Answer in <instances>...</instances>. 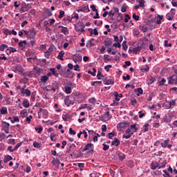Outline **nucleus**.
Segmentation results:
<instances>
[{
  "instance_id": "21",
  "label": "nucleus",
  "mask_w": 177,
  "mask_h": 177,
  "mask_svg": "<svg viewBox=\"0 0 177 177\" xmlns=\"http://www.w3.org/2000/svg\"><path fill=\"white\" fill-rule=\"evenodd\" d=\"M129 129H130V131H131V132H133V133L134 132H138V127H136V124H131Z\"/></svg>"
},
{
  "instance_id": "49",
  "label": "nucleus",
  "mask_w": 177,
  "mask_h": 177,
  "mask_svg": "<svg viewBox=\"0 0 177 177\" xmlns=\"http://www.w3.org/2000/svg\"><path fill=\"white\" fill-rule=\"evenodd\" d=\"M6 48H8V45H6V44H1L0 46V50L1 52H3V50H5V49H6Z\"/></svg>"
},
{
  "instance_id": "58",
  "label": "nucleus",
  "mask_w": 177,
  "mask_h": 177,
  "mask_svg": "<svg viewBox=\"0 0 177 177\" xmlns=\"http://www.w3.org/2000/svg\"><path fill=\"white\" fill-rule=\"evenodd\" d=\"M130 19H131V17L129 16V15L127 14L125 15L124 22L128 23V21H129Z\"/></svg>"
},
{
  "instance_id": "11",
  "label": "nucleus",
  "mask_w": 177,
  "mask_h": 177,
  "mask_svg": "<svg viewBox=\"0 0 177 177\" xmlns=\"http://www.w3.org/2000/svg\"><path fill=\"white\" fill-rule=\"evenodd\" d=\"M73 60L75 63H78V62H82V56H81V55H73Z\"/></svg>"
},
{
  "instance_id": "7",
  "label": "nucleus",
  "mask_w": 177,
  "mask_h": 177,
  "mask_svg": "<svg viewBox=\"0 0 177 177\" xmlns=\"http://www.w3.org/2000/svg\"><path fill=\"white\" fill-rule=\"evenodd\" d=\"M58 28H62L61 29V32L64 34V35H68V28L67 27L59 26Z\"/></svg>"
},
{
  "instance_id": "6",
  "label": "nucleus",
  "mask_w": 177,
  "mask_h": 177,
  "mask_svg": "<svg viewBox=\"0 0 177 177\" xmlns=\"http://www.w3.org/2000/svg\"><path fill=\"white\" fill-rule=\"evenodd\" d=\"M167 81H168V84L169 85H172V84H175L176 85V75H173V76H170L167 78Z\"/></svg>"
},
{
  "instance_id": "40",
  "label": "nucleus",
  "mask_w": 177,
  "mask_h": 177,
  "mask_svg": "<svg viewBox=\"0 0 177 177\" xmlns=\"http://www.w3.org/2000/svg\"><path fill=\"white\" fill-rule=\"evenodd\" d=\"M71 19H75V20H78L80 19V16L78 15V13L74 12L71 15Z\"/></svg>"
},
{
  "instance_id": "56",
  "label": "nucleus",
  "mask_w": 177,
  "mask_h": 177,
  "mask_svg": "<svg viewBox=\"0 0 177 177\" xmlns=\"http://www.w3.org/2000/svg\"><path fill=\"white\" fill-rule=\"evenodd\" d=\"M113 46H114L115 48H121V42H116V43H114L113 44Z\"/></svg>"
},
{
  "instance_id": "15",
  "label": "nucleus",
  "mask_w": 177,
  "mask_h": 177,
  "mask_svg": "<svg viewBox=\"0 0 177 177\" xmlns=\"http://www.w3.org/2000/svg\"><path fill=\"white\" fill-rule=\"evenodd\" d=\"M48 77L46 75L41 76L39 82H41V84H46L48 81Z\"/></svg>"
},
{
  "instance_id": "55",
  "label": "nucleus",
  "mask_w": 177,
  "mask_h": 177,
  "mask_svg": "<svg viewBox=\"0 0 177 177\" xmlns=\"http://www.w3.org/2000/svg\"><path fill=\"white\" fill-rule=\"evenodd\" d=\"M91 177H99V173L96 172V171H93V173H91L90 174Z\"/></svg>"
},
{
  "instance_id": "14",
  "label": "nucleus",
  "mask_w": 177,
  "mask_h": 177,
  "mask_svg": "<svg viewBox=\"0 0 177 177\" xmlns=\"http://www.w3.org/2000/svg\"><path fill=\"white\" fill-rule=\"evenodd\" d=\"M156 81V77H150L147 79V85H151Z\"/></svg>"
},
{
  "instance_id": "57",
  "label": "nucleus",
  "mask_w": 177,
  "mask_h": 177,
  "mask_svg": "<svg viewBox=\"0 0 177 177\" xmlns=\"http://www.w3.org/2000/svg\"><path fill=\"white\" fill-rule=\"evenodd\" d=\"M64 14H65L64 11L61 10L58 16L59 19H63V17H64Z\"/></svg>"
},
{
  "instance_id": "53",
  "label": "nucleus",
  "mask_w": 177,
  "mask_h": 177,
  "mask_svg": "<svg viewBox=\"0 0 177 177\" xmlns=\"http://www.w3.org/2000/svg\"><path fill=\"white\" fill-rule=\"evenodd\" d=\"M164 42H165V46L166 48H171V46H172V44L171 43L168 44V40H165Z\"/></svg>"
},
{
  "instance_id": "59",
  "label": "nucleus",
  "mask_w": 177,
  "mask_h": 177,
  "mask_svg": "<svg viewBox=\"0 0 177 177\" xmlns=\"http://www.w3.org/2000/svg\"><path fill=\"white\" fill-rule=\"evenodd\" d=\"M108 14H109V16H111L112 20H114V15H115V13L113 12V10H111L109 12H108Z\"/></svg>"
},
{
  "instance_id": "44",
  "label": "nucleus",
  "mask_w": 177,
  "mask_h": 177,
  "mask_svg": "<svg viewBox=\"0 0 177 177\" xmlns=\"http://www.w3.org/2000/svg\"><path fill=\"white\" fill-rule=\"evenodd\" d=\"M103 75L102 74V72L100 71H97V80H102V78H103Z\"/></svg>"
},
{
  "instance_id": "26",
  "label": "nucleus",
  "mask_w": 177,
  "mask_h": 177,
  "mask_svg": "<svg viewBox=\"0 0 177 177\" xmlns=\"http://www.w3.org/2000/svg\"><path fill=\"white\" fill-rule=\"evenodd\" d=\"M11 160H13V158H12V156L9 155H6L4 157L3 162H5V164H6V162H8V161H11Z\"/></svg>"
},
{
  "instance_id": "52",
  "label": "nucleus",
  "mask_w": 177,
  "mask_h": 177,
  "mask_svg": "<svg viewBox=\"0 0 177 177\" xmlns=\"http://www.w3.org/2000/svg\"><path fill=\"white\" fill-rule=\"evenodd\" d=\"M102 146H103L102 150H104V151H107V150H109V149H110V146H109L104 143L102 145Z\"/></svg>"
},
{
  "instance_id": "29",
  "label": "nucleus",
  "mask_w": 177,
  "mask_h": 177,
  "mask_svg": "<svg viewBox=\"0 0 177 177\" xmlns=\"http://www.w3.org/2000/svg\"><path fill=\"white\" fill-rule=\"evenodd\" d=\"M12 124H15V122H19L20 120L19 119V116H14L10 118Z\"/></svg>"
},
{
  "instance_id": "1",
  "label": "nucleus",
  "mask_w": 177,
  "mask_h": 177,
  "mask_svg": "<svg viewBox=\"0 0 177 177\" xmlns=\"http://www.w3.org/2000/svg\"><path fill=\"white\" fill-rule=\"evenodd\" d=\"M26 88L27 86L24 85L22 88H21V95H22V96L24 97H30L32 93L31 92V90Z\"/></svg>"
},
{
  "instance_id": "25",
  "label": "nucleus",
  "mask_w": 177,
  "mask_h": 177,
  "mask_svg": "<svg viewBox=\"0 0 177 177\" xmlns=\"http://www.w3.org/2000/svg\"><path fill=\"white\" fill-rule=\"evenodd\" d=\"M15 73H19L20 74H23V73L24 72V69H23V68L20 66H17L15 68Z\"/></svg>"
},
{
  "instance_id": "3",
  "label": "nucleus",
  "mask_w": 177,
  "mask_h": 177,
  "mask_svg": "<svg viewBox=\"0 0 177 177\" xmlns=\"http://www.w3.org/2000/svg\"><path fill=\"white\" fill-rule=\"evenodd\" d=\"M75 30L77 32H84L85 25H84V24H77V25H75Z\"/></svg>"
},
{
  "instance_id": "45",
  "label": "nucleus",
  "mask_w": 177,
  "mask_h": 177,
  "mask_svg": "<svg viewBox=\"0 0 177 177\" xmlns=\"http://www.w3.org/2000/svg\"><path fill=\"white\" fill-rule=\"evenodd\" d=\"M122 46L124 50H127V49H128V45L127 44V41H123Z\"/></svg>"
},
{
  "instance_id": "47",
  "label": "nucleus",
  "mask_w": 177,
  "mask_h": 177,
  "mask_svg": "<svg viewBox=\"0 0 177 177\" xmlns=\"http://www.w3.org/2000/svg\"><path fill=\"white\" fill-rule=\"evenodd\" d=\"M5 139H6V135H5L3 133H0V142L5 140Z\"/></svg>"
},
{
  "instance_id": "42",
  "label": "nucleus",
  "mask_w": 177,
  "mask_h": 177,
  "mask_svg": "<svg viewBox=\"0 0 177 177\" xmlns=\"http://www.w3.org/2000/svg\"><path fill=\"white\" fill-rule=\"evenodd\" d=\"M27 45V41L26 40L21 41L19 43V46L20 48H23V46H26Z\"/></svg>"
},
{
  "instance_id": "34",
  "label": "nucleus",
  "mask_w": 177,
  "mask_h": 177,
  "mask_svg": "<svg viewBox=\"0 0 177 177\" xmlns=\"http://www.w3.org/2000/svg\"><path fill=\"white\" fill-rule=\"evenodd\" d=\"M6 32H8L10 35L12 34V35H17V32L15 30V29H12V30H6Z\"/></svg>"
},
{
  "instance_id": "30",
  "label": "nucleus",
  "mask_w": 177,
  "mask_h": 177,
  "mask_svg": "<svg viewBox=\"0 0 177 177\" xmlns=\"http://www.w3.org/2000/svg\"><path fill=\"white\" fill-rule=\"evenodd\" d=\"M0 113L2 115L8 114V109L6 106H3L1 109H0Z\"/></svg>"
},
{
  "instance_id": "4",
  "label": "nucleus",
  "mask_w": 177,
  "mask_h": 177,
  "mask_svg": "<svg viewBox=\"0 0 177 177\" xmlns=\"http://www.w3.org/2000/svg\"><path fill=\"white\" fill-rule=\"evenodd\" d=\"M132 135H133V133L131 129L129 128L126 130L124 134L122 136L123 139H131L132 137Z\"/></svg>"
},
{
  "instance_id": "38",
  "label": "nucleus",
  "mask_w": 177,
  "mask_h": 177,
  "mask_svg": "<svg viewBox=\"0 0 177 177\" xmlns=\"http://www.w3.org/2000/svg\"><path fill=\"white\" fill-rule=\"evenodd\" d=\"M138 3L140 5V8H145L146 1L145 0H138Z\"/></svg>"
},
{
  "instance_id": "20",
  "label": "nucleus",
  "mask_w": 177,
  "mask_h": 177,
  "mask_svg": "<svg viewBox=\"0 0 177 177\" xmlns=\"http://www.w3.org/2000/svg\"><path fill=\"white\" fill-rule=\"evenodd\" d=\"M150 167H151V169L154 170V169L158 168V167H160V165H158V162H152L151 163Z\"/></svg>"
},
{
  "instance_id": "24",
  "label": "nucleus",
  "mask_w": 177,
  "mask_h": 177,
  "mask_svg": "<svg viewBox=\"0 0 177 177\" xmlns=\"http://www.w3.org/2000/svg\"><path fill=\"white\" fill-rule=\"evenodd\" d=\"M171 121H172V116L171 115H168V116H165L164 118V122H166V124H168L169 122H171Z\"/></svg>"
},
{
  "instance_id": "9",
  "label": "nucleus",
  "mask_w": 177,
  "mask_h": 177,
  "mask_svg": "<svg viewBox=\"0 0 177 177\" xmlns=\"http://www.w3.org/2000/svg\"><path fill=\"white\" fill-rule=\"evenodd\" d=\"M166 103L169 104V109H174L176 106V100H175L166 101Z\"/></svg>"
},
{
  "instance_id": "62",
  "label": "nucleus",
  "mask_w": 177,
  "mask_h": 177,
  "mask_svg": "<svg viewBox=\"0 0 177 177\" xmlns=\"http://www.w3.org/2000/svg\"><path fill=\"white\" fill-rule=\"evenodd\" d=\"M171 128H177V120H175L172 124H169ZM173 125V127H172Z\"/></svg>"
},
{
  "instance_id": "10",
  "label": "nucleus",
  "mask_w": 177,
  "mask_h": 177,
  "mask_svg": "<svg viewBox=\"0 0 177 177\" xmlns=\"http://www.w3.org/2000/svg\"><path fill=\"white\" fill-rule=\"evenodd\" d=\"M78 13H80V12H89V7L88 6H83V7H80L78 10H77Z\"/></svg>"
},
{
  "instance_id": "16",
  "label": "nucleus",
  "mask_w": 177,
  "mask_h": 177,
  "mask_svg": "<svg viewBox=\"0 0 177 177\" xmlns=\"http://www.w3.org/2000/svg\"><path fill=\"white\" fill-rule=\"evenodd\" d=\"M121 142H120V140H118V138H115L114 140L111 142V145L112 146H120Z\"/></svg>"
},
{
  "instance_id": "51",
  "label": "nucleus",
  "mask_w": 177,
  "mask_h": 177,
  "mask_svg": "<svg viewBox=\"0 0 177 177\" xmlns=\"http://www.w3.org/2000/svg\"><path fill=\"white\" fill-rule=\"evenodd\" d=\"M7 50H9L10 53H15V52H17V50L13 47H10Z\"/></svg>"
},
{
  "instance_id": "32",
  "label": "nucleus",
  "mask_w": 177,
  "mask_h": 177,
  "mask_svg": "<svg viewBox=\"0 0 177 177\" xmlns=\"http://www.w3.org/2000/svg\"><path fill=\"white\" fill-rule=\"evenodd\" d=\"M142 49V47L140 46H137L135 48H133L131 50V52H134L135 53H138V52H140V50Z\"/></svg>"
},
{
  "instance_id": "54",
  "label": "nucleus",
  "mask_w": 177,
  "mask_h": 177,
  "mask_svg": "<svg viewBox=\"0 0 177 177\" xmlns=\"http://www.w3.org/2000/svg\"><path fill=\"white\" fill-rule=\"evenodd\" d=\"M31 120H32V115H29L26 118V121L28 124H30L31 122Z\"/></svg>"
},
{
  "instance_id": "61",
  "label": "nucleus",
  "mask_w": 177,
  "mask_h": 177,
  "mask_svg": "<svg viewBox=\"0 0 177 177\" xmlns=\"http://www.w3.org/2000/svg\"><path fill=\"white\" fill-rule=\"evenodd\" d=\"M65 21H68V23H71L73 18L71 17H66L64 18Z\"/></svg>"
},
{
  "instance_id": "39",
  "label": "nucleus",
  "mask_w": 177,
  "mask_h": 177,
  "mask_svg": "<svg viewBox=\"0 0 177 177\" xmlns=\"http://www.w3.org/2000/svg\"><path fill=\"white\" fill-rule=\"evenodd\" d=\"M110 55H104V62L105 63H109V62H110Z\"/></svg>"
},
{
  "instance_id": "12",
  "label": "nucleus",
  "mask_w": 177,
  "mask_h": 177,
  "mask_svg": "<svg viewBox=\"0 0 177 177\" xmlns=\"http://www.w3.org/2000/svg\"><path fill=\"white\" fill-rule=\"evenodd\" d=\"M64 103H65L66 106H67L68 107L69 106L74 104V103H73V102L71 100H70V97H66L64 99Z\"/></svg>"
},
{
  "instance_id": "23",
  "label": "nucleus",
  "mask_w": 177,
  "mask_h": 177,
  "mask_svg": "<svg viewBox=\"0 0 177 177\" xmlns=\"http://www.w3.org/2000/svg\"><path fill=\"white\" fill-rule=\"evenodd\" d=\"M88 31L91 32V35H92V34L94 35H99V32H97V28H94L93 30L92 28H88Z\"/></svg>"
},
{
  "instance_id": "50",
  "label": "nucleus",
  "mask_w": 177,
  "mask_h": 177,
  "mask_svg": "<svg viewBox=\"0 0 177 177\" xmlns=\"http://www.w3.org/2000/svg\"><path fill=\"white\" fill-rule=\"evenodd\" d=\"M115 135V131H112L111 133H109V134H108L109 139H113V138H114Z\"/></svg>"
},
{
  "instance_id": "5",
  "label": "nucleus",
  "mask_w": 177,
  "mask_h": 177,
  "mask_svg": "<svg viewBox=\"0 0 177 177\" xmlns=\"http://www.w3.org/2000/svg\"><path fill=\"white\" fill-rule=\"evenodd\" d=\"M2 129L6 132V133H9V127H10V124L6 122H2Z\"/></svg>"
},
{
  "instance_id": "46",
  "label": "nucleus",
  "mask_w": 177,
  "mask_h": 177,
  "mask_svg": "<svg viewBox=\"0 0 177 177\" xmlns=\"http://www.w3.org/2000/svg\"><path fill=\"white\" fill-rule=\"evenodd\" d=\"M88 102L91 103V104H95L96 103V98L95 97H91L88 99Z\"/></svg>"
},
{
  "instance_id": "28",
  "label": "nucleus",
  "mask_w": 177,
  "mask_h": 177,
  "mask_svg": "<svg viewBox=\"0 0 177 177\" xmlns=\"http://www.w3.org/2000/svg\"><path fill=\"white\" fill-rule=\"evenodd\" d=\"M169 143V139H167L160 145H161V147H163V149H165L166 147H167Z\"/></svg>"
},
{
  "instance_id": "27",
  "label": "nucleus",
  "mask_w": 177,
  "mask_h": 177,
  "mask_svg": "<svg viewBox=\"0 0 177 177\" xmlns=\"http://www.w3.org/2000/svg\"><path fill=\"white\" fill-rule=\"evenodd\" d=\"M162 19H164L163 15H158L157 18H156V24H161V20H162Z\"/></svg>"
},
{
  "instance_id": "64",
  "label": "nucleus",
  "mask_w": 177,
  "mask_h": 177,
  "mask_svg": "<svg viewBox=\"0 0 177 177\" xmlns=\"http://www.w3.org/2000/svg\"><path fill=\"white\" fill-rule=\"evenodd\" d=\"M144 132H147L149 131V124H146L143 126Z\"/></svg>"
},
{
  "instance_id": "31",
  "label": "nucleus",
  "mask_w": 177,
  "mask_h": 177,
  "mask_svg": "<svg viewBox=\"0 0 177 177\" xmlns=\"http://www.w3.org/2000/svg\"><path fill=\"white\" fill-rule=\"evenodd\" d=\"M118 157L120 161H124V160H125V154L122 153H118Z\"/></svg>"
},
{
  "instance_id": "35",
  "label": "nucleus",
  "mask_w": 177,
  "mask_h": 177,
  "mask_svg": "<svg viewBox=\"0 0 177 177\" xmlns=\"http://www.w3.org/2000/svg\"><path fill=\"white\" fill-rule=\"evenodd\" d=\"M104 117L106 120H111V115L109 111L106 112Z\"/></svg>"
},
{
  "instance_id": "2",
  "label": "nucleus",
  "mask_w": 177,
  "mask_h": 177,
  "mask_svg": "<svg viewBox=\"0 0 177 177\" xmlns=\"http://www.w3.org/2000/svg\"><path fill=\"white\" fill-rule=\"evenodd\" d=\"M23 31L25 35H26V37L29 39H34L35 38V35H37V32L32 29Z\"/></svg>"
},
{
  "instance_id": "22",
  "label": "nucleus",
  "mask_w": 177,
  "mask_h": 177,
  "mask_svg": "<svg viewBox=\"0 0 177 177\" xmlns=\"http://www.w3.org/2000/svg\"><path fill=\"white\" fill-rule=\"evenodd\" d=\"M133 37H137L138 38L139 35H140V31H139V29L134 28L133 30Z\"/></svg>"
},
{
  "instance_id": "13",
  "label": "nucleus",
  "mask_w": 177,
  "mask_h": 177,
  "mask_svg": "<svg viewBox=\"0 0 177 177\" xmlns=\"http://www.w3.org/2000/svg\"><path fill=\"white\" fill-rule=\"evenodd\" d=\"M104 85H113L114 84V82L112 80L107 79V77H106L104 80Z\"/></svg>"
},
{
  "instance_id": "63",
  "label": "nucleus",
  "mask_w": 177,
  "mask_h": 177,
  "mask_svg": "<svg viewBox=\"0 0 177 177\" xmlns=\"http://www.w3.org/2000/svg\"><path fill=\"white\" fill-rule=\"evenodd\" d=\"M113 66L111 65H107L104 66V70L109 73L110 71V68H111Z\"/></svg>"
},
{
  "instance_id": "36",
  "label": "nucleus",
  "mask_w": 177,
  "mask_h": 177,
  "mask_svg": "<svg viewBox=\"0 0 177 177\" xmlns=\"http://www.w3.org/2000/svg\"><path fill=\"white\" fill-rule=\"evenodd\" d=\"M166 82L167 80H165V78L162 79L160 81H158L159 86H162L163 85H165Z\"/></svg>"
},
{
  "instance_id": "60",
  "label": "nucleus",
  "mask_w": 177,
  "mask_h": 177,
  "mask_svg": "<svg viewBox=\"0 0 177 177\" xmlns=\"http://www.w3.org/2000/svg\"><path fill=\"white\" fill-rule=\"evenodd\" d=\"M131 66V61H126L125 64L123 65L124 68H127V67Z\"/></svg>"
},
{
  "instance_id": "37",
  "label": "nucleus",
  "mask_w": 177,
  "mask_h": 177,
  "mask_svg": "<svg viewBox=\"0 0 177 177\" xmlns=\"http://www.w3.org/2000/svg\"><path fill=\"white\" fill-rule=\"evenodd\" d=\"M65 93H67V95H70L71 93V87L68 86H65Z\"/></svg>"
},
{
  "instance_id": "17",
  "label": "nucleus",
  "mask_w": 177,
  "mask_h": 177,
  "mask_svg": "<svg viewBox=\"0 0 177 177\" xmlns=\"http://www.w3.org/2000/svg\"><path fill=\"white\" fill-rule=\"evenodd\" d=\"M135 93L136 96H140V95H143V89L142 88H138L135 89Z\"/></svg>"
},
{
  "instance_id": "43",
  "label": "nucleus",
  "mask_w": 177,
  "mask_h": 177,
  "mask_svg": "<svg viewBox=\"0 0 177 177\" xmlns=\"http://www.w3.org/2000/svg\"><path fill=\"white\" fill-rule=\"evenodd\" d=\"M33 147H35L36 149H41V144L37 142H34Z\"/></svg>"
},
{
  "instance_id": "19",
  "label": "nucleus",
  "mask_w": 177,
  "mask_h": 177,
  "mask_svg": "<svg viewBox=\"0 0 177 177\" xmlns=\"http://www.w3.org/2000/svg\"><path fill=\"white\" fill-rule=\"evenodd\" d=\"M22 105L25 109H28V107H30V102H28V100L24 99L23 100Z\"/></svg>"
},
{
  "instance_id": "8",
  "label": "nucleus",
  "mask_w": 177,
  "mask_h": 177,
  "mask_svg": "<svg viewBox=\"0 0 177 177\" xmlns=\"http://www.w3.org/2000/svg\"><path fill=\"white\" fill-rule=\"evenodd\" d=\"M84 109H87L88 111H91V110H92V106H89L88 104H85L84 105H81L78 108V110H84Z\"/></svg>"
},
{
  "instance_id": "41",
  "label": "nucleus",
  "mask_w": 177,
  "mask_h": 177,
  "mask_svg": "<svg viewBox=\"0 0 177 177\" xmlns=\"http://www.w3.org/2000/svg\"><path fill=\"white\" fill-rule=\"evenodd\" d=\"M91 85L93 86H99V85H102V81H96L93 82Z\"/></svg>"
},
{
  "instance_id": "18",
  "label": "nucleus",
  "mask_w": 177,
  "mask_h": 177,
  "mask_svg": "<svg viewBox=\"0 0 177 177\" xmlns=\"http://www.w3.org/2000/svg\"><path fill=\"white\" fill-rule=\"evenodd\" d=\"M62 120L64 121H70L71 120V115L66 113L62 115Z\"/></svg>"
},
{
  "instance_id": "48",
  "label": "nucleus",
  "mask_w": 177,
  "mask_h": 177,
  "mask_svg": "<svg viewBox=\"0 0 177 177\" xmlns=\"http://www.w3.org/2000/svg\"><path fill=\"white\" fill-rule=\"evenodd\" d=\"M91 147H92V144H91V143L87 144L86 147H84L83 149V151H86V150H89V149H91Z\"/></svg>"
},
{
  "instance_id": "33",
  "label": "nucleus",
  "mask_w": 177,
  "mask_h": 177,
  "mask_svg": "<svg viewBox=\"0 0 177 177\" xmlns=\"http://www.w3.org/2000/svg\"><path fill=\"white\" fill-rule=\"evenodd\" d=\"M64 56V51L62 50L59 52L57 59H59V60H64L63 57Z\"/></svg>"
}]
</instances>
